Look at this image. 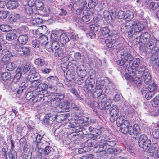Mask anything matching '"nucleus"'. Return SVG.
<instances>
[{
    "label": "nucleus",
    "instance_id": "473e14b6",
    "mask_svg": "<svg viewBox=\"0 0 159 159\" xmlns=\"http://www.w3.org/2000/svg\"><path fill=\"white\" fill-rule=\"evenodd\" d=\"M53 117L55 120H57V121L61 122V121H63L66 120L67 118V116L66 114H63L60 115H53Z\"/></svg>",
    "mask_w": 159,
    "mask_h": 159
},
{
    "label": "nucleus",
    "instance_id": "4be33fe9",
    "mask_svg": "<svg viewBox=\"0 0 159 159\" xmlns=\"http://www.w3.org/2000/svg\"><path fill=\"white\" fill-rule=\"evenodd\" d=\"M70 91L76 97L78 100H84V96L82 95H80V92L79 89L75 88H71L70 89Z\"/></svg>",
    "mask_w": 159,
    "mask_h": 159
},
{
    "label": "nucleus",
    "instance_id": "de8ad7c7",
    "mask_svg": "<svg viewBox=\"0 0 159 159\" xmlns=\"http://www.w3.org/2000/svg\"><path fill=\"white\" fill-rule=\"evenodd\" d=\"M97 141L96 140L93 139H89L87 141L88 146L89 147H93L95 148H97V145L96 144L97 143Z\"/></svg>",
    "mask_w": 159,
    "mask_h": 159
},
{
    "label": "nucleus",
    "instance_id": "9b49d317",
    "mask_svg": "<svg viewBox=\"0 0 159 159\" xmlns=\"http://www.w3.org/2000/svg\"><path fill=\"white\" fill-rule=\"evenodd\" d=\"M128 130L126 134L128 133L131 135H137L140 132L139 127L137 124H135L133 126H130L128 129Z\"/></svg>",
    "mask_w": 159,
    "mask_h": 159
},
{
    "label": "nucleus",
    "instance_id": "1a4fd4ad",
    "mask_svg": "<svg viewBox=\"0 0 159 159\" xmlns=\"http://www.w3.org/2000/svg\"><path fill=\"white\" fill-rule=\"evenodd\" d=\"M121 58L126 62L129 63L133 59L132 56L127 50L121 51L120 52Z\"/></svg>",
    "mask_w": 159,
    "mask_h": 159
},
{
    "label": "nucleus",
    "instance_id": "f704fd0d",
    "mask_svg": "<svg viewBox=\"0 0 159 159\" xmlns=\"http://www.w3.org/2000/svg\"><path fill=\"white\" fill-rule=\"evenodd\" d=\"M17 152L14 150L11 151V152L9 153L7 156L6 157V159H17Z\"/></svg>",
    "mask_w": 159,
    "mask_h": 159
},
{
    "label": "nucleus",
    "instance_id": "0e129e2a",
    "mask_svg": "<svg viewBox=\"0 0 159 159\" xmlns=\"http://www.w3.org/2000/svg\"><path fill=\"white\" fill-rule=\"evenodd\" d=\"M2 52L0 54L9 58L12 56V53L7 49L3 50Z\"/></svg>",
    "mask_w": 159,
    "mask_h": 159
},
{
    "label": "nucleus",
    "instance_id": "13d9d810",
    "mask_svg": "<svg viewBox=\"0 0 159 159\" xmlns=\"http://www.w3.org/2000/svg\"><path fill=\"white\" fill-rule=\"evenodd\" d=\"M16 72L17 73L15 75L13 80V81L14 83L17 82L19 81L21 77V74H22L21 72L17 71V68L16 69Z\"/></svg>",
    "mask_w": 159,
    "mask_h": 159
},
{
    "label": "nucleus",
    "instance_id": "4d7b16f0",
    "mask_svg": "<svg viewBox=\"0 0 159 159\" xmlns=\"http://www.w3.org/2000/svg\"><path fill=\"white\" fill-rule=\"evenodd\" d=\"M88 104L92 109L95 110L98 107V103L96 101H89Z\"/></svg>",
    "mask_w": 159,
    "mask_h": 159
},
{
    "label": "nucleus",
    "instance_id": "09e8293b",
    "mask_svg": "<svg viewBox=\"0 0 159 159\" xmlns=\"http://www.w3.org/2000/svg\"><path fill=\"white\" fill-rule=\"evenodd\" d=\"M126 120L124 116H120L116 119V123L118 126H120L124 123V120Z\"/></svg>",
    "mask_w": 159,
    "mask_h": 159
},
{
    "label": "nucleus",
    "instance_id": "2eb2a0df",
    "mask_svg": "<svg viewBox=\"0 0 159 159\" xmlns=\"http://www.w3.org/2000/svg\"><path fill=\"white\" fill-rule=\"evenodd\" d=\"M77 72L78 75L80 78H84L87 74V72L83 65H79L77 69Z\"/></svg>",
    "mask_w": 159,
    "mask_h": 159
},
{
    "label": "nucleus",
    "instance_id": "774afa93",
    "mask_svg": "<svg viewBox=\"0 0 159 159\" xmlns=\"http://www.w3.org/2000/svg\"><path fill=\"white\" fill-rule=\"evenodd\" d=\"M20 17V15L19 14H16L14 15H12L10 17V20L12 22H15L19 19Z\"/></svg>",
    "mask_w": 159,
    "mask_h": 159
},
{
    "label": "nucleus",
    "instance_id": "f3484780",
    "mask_svg": "<svg viewBox=\"0 0 159 159\" xmlns=\"http://www.w3.org/2000/svg\"><path fill=\"white\" fill-rule=\"evenodd\" d=\"M28 37L26 34H21L18 37L17 41L18 44L20 45H25L27 42Z\"/></svg>",
    "mask_w": 159,
    "mask_h": 159
},
{
    "label": "nucleus",
    "instance_id": "c9c22d12",
    "mask_svg": "<svg viewBox=\"0 0 159 159\" xmlns=\"http://www.w3.org/2000/svg\"><path fill=\"white\" fill-rule=\"evenodd\" d=\"M148 112L151 116H156L159 114V109L156 108H153L150 109Z\"/></svg>",
    "mask_w": 159,
    "mask_h": 159
},
{
    "label": "nucleus",
    "instance_id": "393cba45",
    "mask_svg": "<svg viewBox=\"0 0 159 159\" xmlns=\"http://www.w3.org/2000/svg\"><path fill=\"white\" fill-rule=\"evenodd\" d=\"M152 133L154 138L158 139L159 138V126L157 124L153 126Z\"/></svg>",
    "mask_w": 159,
    "mask_h": 159
},
{
    "label": "nucleus",
    "instance_id": "0eeeda50",
    "mask_svg": "<svg viewBox=\"0 0 159 159\" xmlns=\"http://www.w3.org/2000/svg\"><path fill=\"white\" fill-rule=\"evenodd\" d=\"M26 82V86L28 88H30V90L34 91V90H38V89L40 84V80L38 79L34 80L33 81H28Z\"/></svg>",
    "mask_w": 159,
    "mask_h": 159
},
{
    "label": "nucleus",
    "instance_id": "5701e85b",
    "mask_svg": "<svg viewBox=\"0 0 159 159\" xmlns=\"http://www.w3.org/2000/svg\"><path fill=\"white\" fill-rule=\"evenodd\" d=\"M119 111L118 107L115 105H112L109 111L110 115H114V116H117Z\"/></svg>",
    "mask_w": 159,
    "mask_h": 159
},
{
    "label": "nucleus",
    "instance_id": "680f3d73",
    "mask_svg": "<svg viewBox=\"0 0 159 159\" xmlns=\"http://www.w3.org/2000/svg\"><path fill=\"white\" fill-rule=\"evenodd\" d=\"M98 3L97 0H89L88 5L90 8H94Z\"/></svg>",
    "mask_w": 159,
    "mask_h": 159
},
{
    "label": "nucleus",
    "instance_id": "6e6552de",
    "mask_svg": "<svg viewBox=\"0 0 159 159\" xmlns=\"http://www.w3.org/2000/svg\"><path fill=\"white\" fill-rule=\"evenodd\" d=\"M16 50L18 52V53L21 56H27L30 53V49L29 47L18 46L16 47Z\"/></svg>",
    "mask_w": 159,
    "mask_h": 159
},
{
    "label": "nucleus",
    "instance_id": "f03ea898",
    "mask_svg": "<svg viewBox=\"0 0 159 159\" xmlns=\"http://www.w3.org/2000/svg\"><path fill=\"white\" fill-rule=\"evenodd\" d=\"M131 30H130L131 35L136 39H138L137 35L139 34L140 31L142 30L143 25L139 22L131 23Z\"/></svg>",
    "mask_w": 159,
    "mask_h": 159
},
{
    "label": "nucleus",
    "instance_id": "aec40b11",
    "mask_svg": "<svg viewBox=\"0 0 159 159\" xmlns=\"http://www.w3.org/2000/svg\"><path fill=\"white\" fill-rule=\"evenodd\" d=\"M129 125L130 123L127 120H124V123L120 126V131L123 134H126L128 129L130 126Z\"/></svg>",
    "mask_w": 159,
    "mask_h": 159
},
{
    "label": "nucleus",
    "instance_id": "72a5a7b5",
    "mask_svg": "<svg viewBox=\"0 0 159 159\" xmlns=\"http://www.w3.org/2000/svg\"><path fill=\"white\" fill-rule=\"evenodd\" d=\"M26 82H20L19 84V88L17 91V93L19 94L21 93L23 91L24 89L26 88H28V86H26Z\"/></svg>",
    "mask_w": 159,
    "mask_h": 159
},
{
    "label": "nucleus",
    "instance_id": "bf43d9fd",
    "mask_svg": "<svg viewBox=\"0 0 159 159\" xmlns=\"http://www.w3.org/2000/svg\"><path fill=\"white\" fill-rule=\"evenodd\" d=\"M10 59L9 57L4 56L0 54V64H5L7 63Z\"/></svg>",
    "mask_w": 159,
    "mask_h": 159
},
{
    "label": "nucleus",
    "instance_id": "b1692460",
    "mask_svg": "<svg viewBox=\"0 0 159 159\" xmlns=\"http://www.w3.org/2000/svg\"><path fill=\"white\" fill-rule=\"evenodd\" d=\"M55 120L53 117V115H52L50 113H48L46 115L43 119V122L47 124L51 123L53 121Z\"/></svg>",
    "mask_w": 159,
    "mask_h": 159
},
{
    "label": "nucleus",
    "instance_id": "69168bd1",
    "mask_svg": "<svg viewBox=\"0 0 159 159\" xmlns=\"http://www.w3.org/2000/svg\"><path fill=\"white\" fill-rule=\"evenodd\" d=\"M126 149L131 155H134L135 153V149L134 147L130 145H128L126 147Z\"/></svg>",
    "mask_w": 159,
    "mask_h": 159
},
{
    "label": "nucleus",
    "instance_id": "ddd939ff",
    "mask_svg": "<svg viewBox=\"0 0 159 159\" xmlns=\"http://www.w3.org/2000/svg\"><path fill=\"white\" fill-rule=\"evenodd\" d=\"M38 74L36 72L35 68H33L29 73V75L28 77L25 78V81H33L34 80L37 79Z\"/></svg>",
    "mask_w": 159,
    "mask_h": 159
},
{
    "label": "nucleus",
    "instance_id": "39448f33",
    "mask_svg": "<svg viewBox=\"0 0 159 159\" xmlns=\"http://www.w3.org/2000/svg\"><path fill=\"white\" fill-rule=\"evenodd\" d=\"M149 153L151 157L153 156L155 154V158H159V147L157 143L152 144L149 150Z\"/></svg>",
    "mask_w": 159,
    "mask_h": 159
},
{
    "label": "nucleus",
    "instance_id": "a18cd8bd",
    "mask_svg": "<svg viewBox=\"0 0 159 159\" xmlns=\"http://www.w3.org/2000/svg\"><path fill=\"white\" fill-rule=\"evenodd\" d=\"M94 13H92V14H88V13L87 15H84L82 16V20L83 22H86L89 21L91 19L93 18V16H94L93 14Z\"/></svg>",
    "mask_w": 159,
    "mask_h": 159
},
{
    "label": "nucleus",
    "instance_id": "a19ab883",
    "mask_svg": "<svg viewBox=\"0 0 159 159\" xmlns=\"http://www.w3.org/2000/svg\"><path fill=\"white\" fill-rule=\"evenodd\" d=\"M17 37V36L16 34L11 32H10L7 33L6 36V39L9 41L12 40L16 38Z\"/></svg>",
    "mask_w": 159,
    "mask_h": 159
},
{
    "label": "nucleus",
    "instance_id": "6ab92c4d",
    "mask_svg": "<svg viewBox=\"0 0 159 159\" xmlns=\"http://www.w3.org/2000/svg\"><path fill=\"white\" fill-rule=\"evenodd\" d=\"M70 107V105L69 102L68 101H64L61 103V110L60 111H56V112L58 113L64 111L67 112L69 110Z\"/></svg>",
    "mask_w": 159,
    "mask_h": 159
},
{
    "label": "nucleus",
    "instance_id": "c03bdc74",
    "mask_svg": "<svg viewBox=\"0 0 159 159\" xmlns=\"http://www.w3.org/2000/svg\"><path fill=\"white\" fill-rule=\"evenodd\" d=\"M44 7V6L43 2L38 0L35 1V7L37 9L42 10L43 9Z\"/></svg>",
    "mask_w": 159,
    "mask_h": 159
},
{
    "label": "nucleus",
    "instance_id": "864d4df0",
    "mask_svg": "<svg viewBox=\"0 0 159 159\" xmlns=\"http://www.w3.org/2000/svg\"><path fill=\"white\" fill-rule=\"evenodd\" d=\"M152 105L154 107L159 106V95L156 96L152 101Z\"/></svg>",
    "mask_w": 159,
    "mask_h": 159
},
{
    "label": "nucleus",
    "instance_id": "603ef678",
    "mask_svg": "<svg viewBox=\"0 0 159 159\" xmlns=\"http://www.w3.org/2000/svg\"><path fill=\"white\" fill-rule=\"evenodd\" d=\"M60 103V102L55 98H54L52 99L50 103L52 107H57L59 105Z\"/></svg>",
    "mask_w": 159,
    "mask_h": 159
},
{
    "label": "nucleus",
    "instance_id": "5fc2aeb1",
    "mask_svg": "<svg viewBox=\"0 0 159 159\" xmlns=\"http://www.w3.org/2000/svg\"><path fill=\"white\" fill-rule=\"evenodd\" d=\"M147 88V89H148V90L150 92H154V91L157 89V84L155 83H152L149 84L148 87Z\"/></svg>",
    "mask_w": 159,
    "mask_h": 159
},
{
    "label": "nucleus",
    "instance_id": "a878e982",
    "mask_svg": "<svg viewBox=\"0 0 159 159\" xmlns=\"http://www.w3.org/2000/svg\"><path fill=\"white\" fill-rule=\"evenodd\" d=\"M129 66L132 67L137 70L140 63V59L138 58L134 59L132 61L129 62Z\"/></svg>",
    "mask_w": 159,
    "mask_h": 159
},
{
    "label": "nucleus",
    "instance_id": "423d86ee",
    "mask_svg": "<svg viewBox=\"0 0 159 159\" xmlns=\"http://www.w3.org/2000/svg\"><path fill=\"white\" fill-rule=\"evenodd\" d=\"M137 37L138 38V39H136V41L138 42H140L141 43L143 44L146 43L150 39V34L147 32H143L139 34Z\"/></svg>",
    "mask_w": 159,
    "mask_h": 159
},
{
    "label": "nucleus",
    "instance_id": "4c0bfd02",
    "mask_svg": "<svg viewBox=\"0 0 159 159\" xmlns=\"http://www.w3.org/2000/svg\"><path fill=\"white\" fill-rule=\"evenodd\" d=\"M73 23L77 26H81L82 23L83 22L81 18H79L77 17L76 16H75L73 17Z\"/></svg>",
    "mask_w": 159,
    "mask_h": 159
},
{
    "label": "nucleus",
    "instance_id": "79ce46f5",
    "mask_svg": "<svg viewBox=\"0 0 159 159\" xmlns=\"http://www.w3.org/2000/svg\"><path fill=\"white\" fill-rule=\"evenodd\" d=\"M39 41L43 45L47 44L48 43V38L47 36L43 35L40 36L39 38Z\"/></svg>",
    "mask_w": 159,
    "mask_h": 159
},
{
    "label": "nucleus",
    "instance_id": "20e7f679",
    "mask_svg": "<svg viewBox=\"0 0 159 159\" xmlns=\"http://www.w3.org/2000/svg\"><path fill=\"white\" fill-rule=\"evenodd\" d=\"M157 40L156 39L153 37H151L144 45L149 50L148 52H152L153 50H154L155 47L156 45Z\"/></svg>",
    "mask_w": 159,
    "mask_h": 159
},
{
    "label": "nucleus",
    "instance_id": "cd10ccee",
    "mask_svg": "<svg viewBox=\"0 0 159 159\" xmlns=\"http://www.w3.org/2000/svg\"><path fill=\"white\" fill-rule=\"evenodd\" d=\"M97 148H98V152H102L105 151L107 148V147L106 143H104L101 142L99 144L97 145Z\"/></svg>",
    "mask_w": 159,
    "mask_h": 159
},
{
    "label": "nucleus",
    "instance_id": "58836bf2",
    "mask_svg": "<svg viewBox=\"0 0 159 159\" xmlns=\"http://www.w3.org/2000/svg\"><path fill=\"white\" fill-rule=\"evenodd\" d=\"M60 40L62 44H66L69 41V39L67 36L65 34H62L60 37Z\"/></svg>",
    "mask_w": 159,
    "mask_h": 159
},
{
    "label": "nucleus",
    "instance_id": "c756f323",
    "mask_svg": "<svg viewBox=\"0 0 159 159\" xmlns=\"http://www.w3.org/2000/svg\"><path fill=\"white\" fill-rule=\"evenodd\" d=\"M134 17L133 12L130 11H127L125 14L124 20L126 21H129Z\"/></svg>",
    "mask_w": 159,
    "mask_h": 159
},
{
    "label": "nucleus",
    "instance_id": "2f4dec72",
    "mask_svg": "<svg viewBox=\"0 0 159 159\" xmlns=\"http://www.w3.org/2000/svg\"><path fill=\"white\" fill-rule=\"evenodd\" d=\"M67 33L69 35V36L71 39L73 40H76L77 38V35L75 33L74 31L73 30L70 28H69V29L67 30Z\"/></svg>",
    "mask_w": 159,
    "mask_h": 159
},
{
    "label": "nucleus",
    "instance_id": "338daca9",
    "mask_svg": "<svg viewBox=\"0 0 159 159\" xmlns=\"http://www.w3.org/2000/svg\"><path fill=\"white\" fill-rule=\"evenodd\" d=\"M158 7V4L157 3L153 2H150L148 6V8L149 9L152 10H155Z\"/></svg>",
    "mask_w": 159,
    "mask_h": 159
},
{
    "label": "nucleus",
    "instance_id": "7c9ffc66",
    "mask_svg": "<svg viewBox=\"0 0 159 159\" xmlns=\"http://www.w3.org/2000/svg\"><path fill=\"white\" fill-rule=\"evenodd\" d=\"M34 62L35 65L40 66H42L47 65L46 62L45 60L40 58L36 59L35 60Z\"/></svg>",
    "mask_w": 159,
    "mask_h": 159
},
{
    "label": "nucleus",
    "instance_id": "052dcab7",
    "mask_svg": "<svg viewBox=\"0 0 159 159\" xmlns=\"http://www.w3.org/2000/svg\"><path fill=\"white\" fill-rule=\"evenodd\" d=\"M11 77V75L10 72H5L3 73L2 75V80H9Z\"/></svg>",
    "mask_w": 159,
    "mask_h": 159
},
{
    "label": "nucleus",
    "instance_id": "9d476101",
    "mask_svg": "<svg viewBox=\"0 0 159 159\" xmlns=\"http://www.w3.org/2000/svg\"><path fill=\"white\" fill-rule=\"evenodd\" d=\"M46 95V92L40 90H37L33 98L32 101L34 103L40 101H42L44 95Z\"/></svg>",
    "mask_w": 159,
    "mask_h": 159
},
{
    "label": "nucleus",
    "instance_id": "ea45409f",
    "mask_svg": "<svg viewBox=\"0 0 159 159\" xmlns=\"http://www.w3.org/2000/svg\"><path fill=\"white\" fill-rule=\"evenodd\" d=\"M54 50L55 52L54 53V55L55 57H62L63 56L64 54V52L62 48L59 47V48H56V49Z\"/></svg>",
    "mask_w": 159,
    "mask_h": 159
},
{
    "label": "nucleus",
    "instance_id": "49530a36",
    "mask_svg": "<svg viewBox=\"0 0 159 159\" xmlns=\"http://www.w3.org/2000/svg\"><path fill=\"white\" fill-rule=\"evenodd\" d=\"M116 41H114L112 38H109L108 39H106L105 41L107 46L109 48H111L113 46V43Z\"/></svg>",
    "mask_w": 159,
    "mask_h": 159
},
{
    "label": "nucleus",
    "instance_id": "c85d7f7f",
    "mask_svg": "<svg viewBox=\"0 0 159 159\" xmlns=\"http://www.w3.org/2000/svg\"><path fill=\"white\" fill-rule=\"evenodd\" d=\"M66 75L67 79L69 81H71L75 78L76 73L73 70H71L67 72Z\"/></svg>",
    "mask_w": 159,
    "mask_h": 159
},
{
    "label": "nucleus",
    "instance_id": "4468645a",
    "mask_svg": "<svg viewBox=\"0 0 159 159\" xmlns=\"http://www.w3.org/2000/svg\"><path fill=\"white\" fill-rule=\"evenodd\" d=\"M31 69L30 64L28 63L24 66L22 64H20L17 68V71L21 72L22 73H25L30 71Z\"/></svg>",
    "mask_w": 159,
    "mask_h": 159
},
{
    "label": "nucleus",
    "instance_id": "3c124183",
    "mask_svg": "<svg viewBox=\"0 0 159 159\" xmlns=\"http://www.w3.org/2000/svg\"><path fill=\"white\" fill-rule=\"evenodd\" d=\"M11 28L7 25H2L0 26V30L3 32H7L10 31Z\"/></svg>",
    "mask_w": 159,
    "mask_h": 159
},
{
    "label": "nucleus",
    "instance_id": "dca6fc26",
    "mask_svg": "<svg viewBox=\"0 0 159 159\" xmlns=\"http://www.w3.org/2000/svg\"><path fill=\"white\" fill-rule=\"evenodd\" d=\"M131 23L126 22L123 23L121 28V31L123 33H128L129 36H132L130 34V30H131Z\"/></svg>",
    "mask_w": 159,
    "mask_h": 159
},
{
    "label": "nucleus",
    "instance_id": "6e6d98bb",
    "mask_svg": "<svg viewBox=\"0 0 159 159\" xmlns=\"http://www.w3.org/2000/svg\"><path fill=\"white\" fill-rule=\"evenodd\" d=\"M94 129V128L92 127L87 126L86 127H84L83 134L85 135L89 134H90V132H92Z\"/></svg>",
    "mask_w": 159,
    "mask_h": 159
},
{
    "label": "nucleus",
    "instance_id": "8fccbe9b",
    "mask_svg": "<svg viewBox=\"0 0 159 159\" xmlns=\"http://www.w3.org/2000/svg\"><path fill=\"white\" fill-rule=\"evenodd\" d=\"M101 31L102 34L104 36V35H106V37L108 36V34L110 32V30L109 28L107 27L102 28L101 29Z\"/></svg>",
    "mask_w": 159,
    "mask_h": 159
},
{
    "label": "nucleus",
    "instance_id": "f257e3e1",
    "mask_svg": "<svg viewBox=\"0 0 159 159\" xmlns=\"http://www.w3.org/2000/svg\"><path fill=\"white\" fill-rule=\"evenodd\" d=\"M151 143V141L145 135H142L139 137L138 144L146 152H149Z\"/></svg>",
    "mask_w": 159,
    "mask_h": 159
},
{
    "label": "nucleus",
    "instance_id": "bb28decb",
    "mask_svg": "<svg viewBox=\"0 0 159 159\" xmlns=\"http://www.w3.org/2000/svg\"><path fill=\"white\" fill-rule=\"evenodd\" d=\"M109 38H112L114 41H116L119 38L117 32L115 30H110V32L108 34Z\"/></svg>",
    "mask_w": 159,
    "mask_h": 159
},
{
    "label": "nucleus",
    "instance_id": "412c9836",
    "mask_svg": "<svg viewBox=\"0 0 159 159\" xmlns=\"http://www.w3.org/2000/svg\"><path fill=\"white\" fill-rule=\"evenodd\" d=\"M142 77L146 84H148L151 81V75L150 72L148 71H144L142 74Z\"/></svg>",
    "mask_w": 159,
    "mask_h": 159
},
{
    "label": "nucleus",
    "instance_id": "7ed1b4c3",
    "mask_svg": "<svg viewBox=\"0 0 159 159\" xmlns=\"http://www.w3.org/2000/svg\"><path fill=\"white\" fill-rule=\"evenodd\" d=\"M84 90L87 92H93L98 86V83H95V80L93 78H88L86 80Z\"/></svg>",
    "mask_w": 159,
    "mask_h": 159
},
{
    "label": "nucleus",
    "instance_id": "37998d69",
    "mask_svg": "<svg viewBox=\"0 0 159 159\" xmlns=\"http://www.w3.org/2000/svg\"><path fill=\"white\" fill-rule=\"evenodd\" d=\"M97 87V88H96L95 90L93 92H94L93 94V97L95 98L98 97V96L102 94L103 92L102 89L100 87H99L98 86Z\"/></svg>",
    "mask_w": 159,
    "mask_h": 159
},
{
    "label": "nucleus",
    "instance_id": "e2e57ef3",
    "mask_svg": "<svg viewBox=\"0 0 159 159\" xmlns=\"http://www.w3.org/2000/svg\"><path fill=\"white\" fill-rule=\"evenodd\" d=\"M52 51L54 52L56 48H59L60 44L58 41L51 42Z\"/></svg>",
    "mask_w": 159,
    "mask_h": 159
},
{
    "label": "nucleus",
    "instance_id": "e433bc0d",
    "mask_svg": "<svg viewBox=\"0 0 159 159\" xmlns=\"http://www.w3.org/2000/svg\"><path fill=\"white\" fill-rule=\"evenodd\" d=\"M151 53H154V54L150 57L151 60L152 61H154V62H153V64H155L156 66H158L159 67V66L157 64L159 63V61L158 60L159 59L158 58L155 52L153 53V51Z\"/></svg>",
    "mask_w": 159,
    "mask_h": 159
},
{
    "label": "nucleus",
    "instance_id": "f8f14e48",
    "mask_svg": "<svg viewBox=\"0 0 159 159\" xmlns=\"http://www.w3.org/2000/svg\"><path fill=\"white\" fill-rule=\"evenodd\" d=\"M141 93L143 96H144L145 98L147 100H149L152 98L154 95V92H150L146 87H144L142 88L141 90Z\"/></svg>",
    "mask_w": 159,
    "mask_h": 159
},
{
    "label": "nucleus",
    "instance_id": "a211bd4d",
    "mask_svg": "<svg viewBox=\"0 0 159 159\" xmlns=\"http://www.w3.org/2000/svg\"><path fill=\"white\" fill-rule=\"evenodd\" d=\"M17 0H11L7 2L6 7L7 9L12 10L16 8L18 6Z\"/></svg>",
    "mask_w": 159,
    "mask_h": 159
}]
</instances>
